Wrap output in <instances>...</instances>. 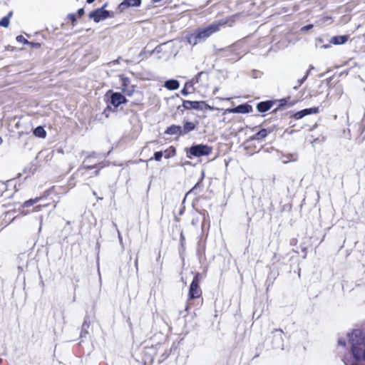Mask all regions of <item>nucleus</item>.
Listing matches in <instances>:
<instances>
[{"instance_id":"nucleus-1","label":"nucleus","mask_w":365,"mask_h":365,"mask_svg":"<svg viewBox=\"0 0 365 365\" xmlns=\"http://www.w3.org/2000/svg\"><path fill=\"white\" fill-rule=\"evenodd\" d=\"M225 21L214 22L208 26L197 29L194 34L188 37L190 43L197 44L200 40L210 37L212 34L220 31V27L226 24Z\"/></svg>"},{"instance_id":"nucleus-2","label":"nucleus","mask_w":365,"mask_h":365,"mask_svg":"<svg viewBox=\"0 0 365 365\" xmlns=\"http://www.w3.org/2000/svg\"><path fill=\"white\" fill-rule=\"evenodd\" d=\"M201 279L202 275L199 272H197L192 279L188 290L187 301L185 306L186 311H188L193 305V302H192V300L201 299V304L203 302V299L202 297V291L200 286Z\"/></svg>"},{"instance_id":"nucleus-3","label":"nucleus","mask_w":365,"mask_h":365,"mask_svg":"<svg viewBox=\"0 0 365 365\" xmlns=\"http://www.w3.org/2000/svg\"><path fill=\"white\" fill-rule=\"evenodd\" d=\"M68 190L67 187L53 185L46 190L40 196L25 201L22 205V208L31 207L38 202L48 197L51 195H58V198H60V195L67 193Z\"/></svg>"},{"instance_id":"nucleus-4","label":"nucleus","mask_w":365,"mask_h":365,"mask_svg":"<svg viewBox=\"0 0 365 365\" xmlns=\"http://www.w3.org/2000/svg\"><path fill=\"white\" fill-rule=\"evenodd\" d=\"M195 84L199 88H207L210 86V73L207 71H200L195 77L186 82L185 87H192Z\"/></svg>"},{"instance_id":"nucleus-5","label":"nucleus","mask_w":365,"mask_h":365,"mask_svg":"<svg viewBox=\"0 0 365 365\" xmlns=\"http://www.w3.org/2000/svg\"><path fill=\"white\" fill-rule=\"evenodd\" d=\"M212 152V148L207 145L199 144L192 145L190 148L187 153V157L192 158V157H202L210 155Z\"/></svg>"},{"instance_id":"nucleus-6","label":"nucleus","mask_w":365,"mask_h":365,"mask_svg":"<svg viewBox=\"0 0 365 365\" xmlns=\"http://www.w3.org/2000/svg\"><path fill=\"white\" fill-rule=\"evenodd\" d=\"M107 4H105L101 8L97 9L89 14V18L93 19V21L96 23L99 22L101 20L106 19L107 18L113 17V13L107 10H104V8L106 7Z\"/></svg>"},{"instance_id":"nucleus-7","label":"nucleus","mask_w":365,"mask_h":365,"mask_svg":"<svg viewBox=\"0 0 365 365\" xmlns=\"http://www.w3.org/2000/svg\"><path fill=\"white\" fill-rule=\"evenodd\" d=\"M182 106L187 110H202L203 108L210 110H219V108H215L213 106H210L205 101H183Z\"/></svg>"},{"instance_id":"nucleus-8","label":"nucleus","mask_w":365,"mask_h":365,"mask_svg":"<svg viewBox=\"0 0 365 365\" xmlns=\"http://www.w3.org/2000/svg\"><path fill=\"white\" fill-rule=\"evenodd\" d=\"M121 91L127 96H132L135 91V86L131 84L130 79L123 74L119 75Z\"/></svg>"},{"instance_id":"nucleus-9","label":"nucleus","mask_w":365,"mask_h":365,"mask_svg":"<svg viewBox=\"0 0 365 365\" xmlns=\"http://www.w3.org/2000/svg\"><path fill=\"white\" fill-rule=\"evenodd\" d=\"M109 94H110L109 103L115 108H118L120 105L126 103L128 101L125 96L121 93L113 92L112 90H109L106 93V96H108Z\"/></svg>"},{"instance_id":"nucleus-10","label":"nucleus","mask_w":365,"mask_h":365,"mask_svg":"<svg viewBox=\"0 0 365 365\" xmlns=\"http://www.w3.org/2000/svg\"><path fill=\"white\" fill-rule=\"evenodd\" d=\"M252 111V107L247 104H241L232 108H227L224 113H249Z\"/></svg>"},{"instance_id":"nucleus-11","label":"nucleus","mask_w":365,"mask_h":365,"mask_svg":"<svg viewBox=\"0 0 365 365\" xmlns=\"http://www.w3.org/2000/svg\"><path fill=\"white\" fill-rule=\"evenodd\" d=\"M319 112V109L318 107H313L309 108H305L302 110L297 111L294 114V118L296 120H299L304 117L305 115L310 114H317Z\"/></svg>"},{"instance_id":"nucleus-12","label":"nucleus","mask_w":365,"mask_h":365,"mask_svg":"<svg viewBox=\"0 0 365 365\" xmlns=\"http://www.w3.org/2000/svg\"><path fill=\"white\" fill-rule=\"evenodd\" d=\"M141 4V0H123L118 6L119 12H123L131 6H139Z\"/></svg>"},{"instance_id":"nucleus-13","label":"nucleus","mask_w":365,"mask_h":365,"mask_svg":"<svg viewBox=\"0 0 365 365\" xmlns=\"http://www.w3.org/2000/svg\"><path fill=\"white\" fill-rule=\"evenodd\" d=\"M274 104V101H261L257 104V110L259 113H264L270 110Z\"/></svg>"},{"instance_id":"nucleus-14","label":"nucleus","mask_w":365,"mask_h":365,"mask_svg":"<svg viewBox=\"0 0 365 365\" xmlns=\"http://www.w3.org/2000/svg\"><path fill=\"white\" fill-rule=\"evenodd\" d=\"M203 179H204V175L202 174V177L200 178V179L197 181V182L192 187V188H191L188 192L186 194V195H190V194H194V195H199L201 191L203 189V184H202V181H203Z\"/></svg>"},{"instance_id":"nucleus-15","label":"nucleus","mask_w":365,"mask_h":365,"mask_svg":"<svg viewBox=\"0 0 365 365\" xmlns=\"http://www.w3.org/2000/svg\"><path fill=\"white\" fill-rule=\"evenodd\" d=\"M165 133L170 135H183L181 126L175 124L168 127L167 129L165 130Z\"/></svg>"},{"instance_id":"nucleus-16","label":"nucleus","mask_w":365,"mask_h":365,"mask_svg":"<svg viewBox=\"0 0 365 365\" xmlns=\"http://www.w3.org/2000/svg\"><path fill=\"white\" fill-rule=\"evenodd\" d=\"M348 40H349L348 35L334 36L331 38L330 43H331L334 45H341V44L345 43Z\"/></svg>"},{"instance_id":"nucleus-17","label":"nucleus","mask_w":365,"mask_h":365,"mask_svg":"<svg viewBox=\"0 0 365 365\" xmlns=\"http://www.w3.org/2000/svg\"><path fill=\"white\" fill-rule=\"evenodd\" d=\"M196 126L197 123H195L189 121L184 122L183 128H182L183 135L194 130L196 128Z\"/></svg>"},{"instance_id":"nucleus-18","label":"nucleus","mask_w":365,"mask_h":365,"mask_svg":"<svg viewBox=\"0 0 365 365\" xmlns=\"http://www.w3.org/2000/svg\"><path fill=\"white\" fill-rule=\"evenodd\" d=\"M164 86L168 90L174 91L179 88L180 83L177 80L171 79L166 81Z\"/></svg>"},{"instance_id":"nucleus-19","label":"nucleus","mask_w":365,"mask_h":365,"mask_svg":"<svg viewBox=\"0 0 365 365\" xmlns=\"http://www.w3.org/2000/svg\"><path fill=\"white\" fill-rule=\"evenodd\" d=\"M269 133V131L265 128H262L252 136V139L255 140H262Z\"/></svg>"},{"instance_id":"nucleus-20","label":"nucleus","mask_w":365,"mask_h":365,"mask_svg":"<svg viewBox=\"0 0 365 365\" xmlns=\"http://www.w3.org/2000/svg\"><path fill=\"white\" fill-rule=\"evenodd\" d=\"M58 202V201H56V200H53L52 202H48V203H46V204H43V205H38L35 207H34L33 208V212H39L41 211L43 208L44 207H48L49 205H51V204H53V208H56V206H57V204Z\"/></svg>"},{"instance_id":"nucleus-21","label":"nucleus","mask_w":365,"mask_h":365,"mask_svg":"<svg viewBox=\"0 0 365 365\" xmlns=\"http://www.w3.org/2000/svg\"><path fill=\"white\" fill-rule=\"evenodd\" d=\"M13 15V11H9L7 16L0 20V26L7 28L10 24V19Z\"/></svg>"},{"instance_id":"nucleus-22","label":"nucleus","mask_w":365,"mask_h":365,"mask_svg":"<svg viewBox=\"0 0 365 365\" xmlns=\"http://www.w3.org/2000/svg\"><path fill=\"white\" fill-rule=\"evenodd\" d=\"M34 135L36 137L44 138L46 136V131L42 126H38L34 130Z\"/></svg>"},{"instance_id":"nucleus-23","label":"nucleus","mask_w":365,"mask_h":365,"mask_svg":"<svg viewBox=\"0 0 365 365\" xmlns=\"http://www.w3.org/2000/svg\"><path fill=\"white\" fill-rule=\"evenodd\" d=\"M165 158L173 157L176 154V149L174 146L171 145L163 152Z\"/></svg>"},{"instance_id":"nucleus-24","label":"nucleus","mask_w":365,"mask_h":365,"mask_svg":"<svg viewBox=\"0 0 365 365\" xmlns=\"http://www.w3.org/2000/svg\"><path fill=\"white\" fill-rule=\"evenodd\" d=\"M359 132L361 135H364V138H365V120H361L359 123Z\"/></svg>"},{"instance_id":"nucleus-25","label":"nucleus","mask_w":365,"mask_h":365,"mask_svg":"<svg viewBox=\"0 0 365 365\" xmlns=\"http://www.w3.org/2000/svg\"><path fill=\"white\" fill-rule=\"evenodd\" d=\"M163 153L162 151H158L154 153V156L150 158V160H155L156 161H160L163 157Z\"/></svg>"},{"instance_id":"nucleus-26","label":"nucleus","mask_w":365,"mask_h":365,"mask_svg":"<svg viewBox=\"0 0 365 365\" xmlns=\"http://www.w3.org/2000/svg\"><path fill=\"white\" fill-rule=\"evenodd\" d=\"M67 19L71 21L72 26H75L76 24V17L75 14H69L67 16Z\"/></svg>"},{"instance_id":"nucleus-27","label":"nucleus","mask_w":365,"mask_h":365,"mask_svg":"<svg viewBox=\"0 0 365 365\" xmlns=\"http://www.w3.org/2000/svg\"><path fill=\"white\" fill-rule=\"evenodd\" d=\"M16 39L18 42L22 43L24 44L28 45V43H29V41L26 38H25L22 35L17 36Z\"/></svg>"},{"instance_id":"nucleus-28","label":"nucleus","mask_w":365,"mask_h":365,"mask_svg":"<svg viewBox=\"0 0 365 365\" xmlns=\"http://www.w3.org/2000/svg\"><path fill=\"white\" fill-rule=\"evenodd\" d=\"M307 78V75H305V76H304L303 78H302L301 79H299V80L297 81V86H294L293 88H294V89H295V90H296V89H297V88H298L299 86H302V83L306 81Z\"/></svg>"},{"instance_id":"nucleus-29","label":"nucleus","mask_w":365,"mask_h":365,"mask_svg":"<svg viewBox=\"0 0 365 365\" xmlns=\"http://www.w3.org/2000/svg\"><path fill=\"white\" fill-rule=\"evenodd\" d=\"M31 46V48H39L41 46V44L40 43H35V42H31L29 41V43H28Z\"/></svg>"},{"instance_id":"nucleus-30","label":"nucleus","mask_w":365,"mask_h":365,"mask_svg":"<svg viewBox=\"0 0 365 365\" xmlns=\"http://www.w3.org/2000/svg\"><path fill=\"white\" fill-rule=\"evenodd\" d=\"M77 13H78V16L81 18L84 15L85 11H84V9L83 8H81L78 10Z\"/></svg>"},{"instance_id":"nucleus-31","label":"nucleus","mask_w":365,"mask_h":365,"mask_svg":"<svg viewBox=\"0 0 365 365\" xmlns=\"http://www.w3.org/2000/svg\"><path fill=\"white\" fill-rule=\"evenodd\" d=\"M279 106H282L287 104V101L286 98L280 99L279 100Z\"/></svg>"},{"instance_id":"nucleus-32","label":"nucleus","mask_w":365,"mask_h":365,"mask_svg":"<svg viewBox=\"0 0 365 365\" xmlns=\"http://www.w3.org/2000/svg\"><path fill=\"white\" fill-rule=\"evenodd\" d=\"M201 214L203 215V221H205L207 217L208 218L209 216H208V213L206 210H204L202 212H201ZM205 222H203L204 223Z\"/></svg>"},{"instance_id":"nucleus-33","label":"nucleus","mask_w":365,"mask_h":365,"mask_svg":"<svg viewBox=\"0 0 365 365\" xmlns=\"http://www.w3.org/2000/svg\"><path fill=\"white\" fill-rule=\"evenodd\" d=\"M96 168V165H87V166H83V168L86 169V170H90V169H93V168Z\"/></svg>"},{"instance_id":"nucleus-34","label":"nucleus","mask_w":365,"mask_h":365,"mask_svg":"<svg viewBox=\"0 0 365 365\" xmlns=\"http://www.w3.org/2000/svg\"><path fill=\"white\" fill-rule=\"evenodd\" d=\"M180 239H181L182 241L185 240V237H184V235H183L182 232H181V233H180Z\"/></svg>"},{"instance_id":"nucleus-35","label":"nucleus","mask_w":365,"mask_h":365,"mask_svg":"<svg viewBox=\"0 0 365 365\" xmlns=\"http://www.w3.org/2000/svg\"><path fill=\"white\" fill-rule=\"evenodd\" d=\"M312 27H313V25H312V24H309V25L306 26L304 27V29H311V28H312Z\"/></svg>"},{"instance_id":"nucleus-36","label":"nucleus","mask_w":365,"mask_h":365,"mask_svg":"<svg viewBox=\"0 0 365 365\" xmlns=\"http://www.w3.org/2000/svg\"><path fill=\"white\" fill-rule=\"evenodd\" d=\"M182 93L183 95H187V94H188V92H187V91H185V89L184 88V89H182Z\"/></svg>"},{"instance_id":"nucleus-37","label":"nucleus","mask_w":365,"mask_h":365,"mask_svg":"<svg viewBox=\"0 0 365 365\" xmlns=\"http://www.w3.org/2000/svg\"><path fill=\"white\" fill-rule=\"evenodd\" d=\"M95 0H86L88 4H92Z\"/></svg>"},{"instance_id":"nucleus-38","label":"nucleus","mask_w":365,"mask_h":365,"mask_svg":"<svg viewBox=\"0 0 365 365\" xmlns=\"http://www.w3.org/2000/svg\"><path fill=\"white\" fill-rule=\"evenodd\" d=\"M217 91H218V88H215V90L213 91V93L215 94Z\"/></svg>"},{"instance_id":"nucleus-39","label":"nucleus","mask_w":365,"mask_h":365,"mask_svg":"<svg viewBox=\"0 0 365 365\" xmlns=\"http://www.w3.org/2000/svg\"><path fill=\"white\" fill-rule=\"evenodd\" d=\"M22 213H24V215H27L28 212H24V210L21 211Z\"/></svg>"},{"instance_id":"nucleus-40","label":"nucleus","mask_w":365,"mask_h":365,"mask_svg":"<svg viewBox=\"0 0 365 365\" xmlns=\"http://www.w3.org/2000/svg\"><path fill=\"white\" fill-rule=\"evenodd\" d=\"M135 263V266L137 267L138 266V259H136Z\"/></svg>"},{"instance_id":"nucleus-41","label":"nucleus","mask_w":365,"mask_h":365,"mask_svg":"<svg viewBox=\"0 0 365 365\" xmlns=\"http://www.w3.org/2000/svg\"><path fill=\"white\" fill-rule=\"evenodd\" d=\"M98 173H99V170H96V175H98Z\"/></svg>"},{"instance_id":"nucleus-42","label":"nucleus","mask_w":365,"mask_h":365,"mask_svg":"<svg viewBox=\"0 0 365 365\" xmlns=\"http://www.w3.org/2000/svg\"><path fill=\"white\" fill-rule=\"evenodd\" d=\"M0 141H1V139L0 138Z\"/></svg>"}]
</instances>
